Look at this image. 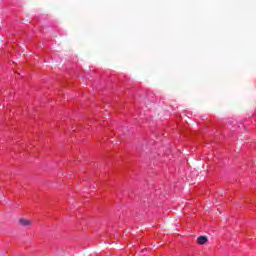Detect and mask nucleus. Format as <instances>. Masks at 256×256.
<instances>
[{"label":"nucleus","instance_id":"obj_2","mask_svg":"<svg viewBox=\"0 0 256 256\" xmlns=\"http://www.w3.org/2000/svg\"><path fill=\"white\" fill-rule=\"evenodd\" d=\"M207 241H209V238H207V236H200L197 238L198 245H205Z\"/></svg>","mask_w":256,"mask_h":256},{"label":"nucleus","instance_id":"obj_1","mask_svg":"<svg viewBox=\"0 0 256 256\" xmlns=\"http://www.w3.org/2000/svg\"><path fill=\"white\" fill-rule=\"evenodd\" d=\"M18 223L21 225V227H31V225H33V221L27 218H20Z\"/></svg>","mask_w":256,"mask_h":256}]
</instances>
